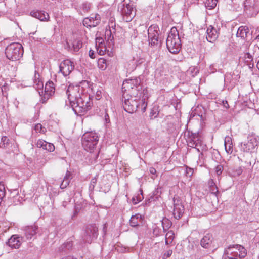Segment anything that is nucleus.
I'll return each instance as SVG.
<instances>
[{"label": "nucleus", "mask_w": 259, "mask_h": 259, "mask_svg": "<svg viewBox=\"0 0 259 259\" xmlns=\"http://www.w3.org/2000/svg\"><path fill=\"white\" fill-rule=\"evenodd\" d=\"M210 191L211 193L214 194L215 196H217V194L218 193V190L217 186H211L210 188Z\"/></svg>", "instance_id": "46"}, {"label": "nucleus", "mask_w": 259, "mask_h": 259, "mask_svg": "<svg viewBox=\"0 0 259 259\" xmlns=\"http://www.w3.org/2000/svg\"><path fill=\"white\" fill-rule=\"evenodd\" d=\"M60 71L64 76L70 74L74 68L73 63L69 60H65L62 61L59 66Z\"/></svg>", "instance_id": "16"}, {"label": "nucleus", "mask_w": 259, "mask_h": 259, "mask_svg": "<svg viewBox=\"0 0 259 259\" xmlns=\"http://www.w3.org/2000/svg\"><path fill=\"white\" fill-rule=\"evenodd\" d=\"M98 228L94 226L90 225L87 227L83 236V240L87 243H91L92 240L97 238Z\"/></svg>", "instance_id": "15"}, {"label": "nucleus", "mask_w": 259, "mask_h": 259, "mask_svg": "<svg viewBox=\"0 0 259 259\" xmlns=\"http://www.w3.org/2000/svg\"><path fill=\"white\" fill-rule=\"evenodd\" d=\"M215 170L217 175L220 176L223 170V166L222 165H218L215 168Z\"/></svg>", "instance_id": "43"}, {"label": "nucleus", "mask_w": 259, "mask_h": 259, "mask_svg": "<svg viewBox=\"0 0 259 259\" xmlns=\"http://www.w3.org/2000/svg\"><path fill=\"white\" fill-rule=\"evenodd\" d=\"M188 145L190 147L195 148L198 152L203 150L206 147V145L203 143L201 137L198 134H193L190 137Z\"/></svg>", "instance_id": "11"}, {"label": "nucleus", "mask_w": 259, "mask_h": 259, "mask_svg": "<svg viewBox=\"0 0 259 259\" xmlns=\"http://www.w3.org/2000/svg\"><path fill=\"white\" fill-rule=\"evenodd\" d=\"M108 33H110V34H111V31H110V30H109V31H106V34H107V35H108Z\"/></svg>", "instance_id": "61"}, {"label": "nucleus", "mask_w": 259, "mask_h": 259, "mask_svg": "<svg viewBox=\"0 0 259 259\" xmlns=\"http://www.w3.org/2000/svg\"><path fill=\"white\" fill-rule=\"evenodd\" d=\"M142 216L140 214H136L132 215L130 219V225L133 227H136L139 225L142 221Z\"/></svg>", "instance_id": "28"}, {"label": "nucleus", "mask_w": 259, "mask_h": 259, "mask_svg": "<svg viewBox=\"0 0 259 259\" xmlns=\"http://www.w3.org/2000/svg\"><path fill=\"white\" fill-rule=\"evenodd\" d=\"M55 149V147L54 145L52 143H48L47 142L46 146L44 150H46L48 151L52 152Z\"/></svg>", "instance_id": "40"}, {"label": "nucleus", "mask_w": 259, "mask_h": 259, "mask_svg": "<svg viewBox=\"0 0 259 259\" xmlns=\"http://www.w3.org/2000/svg\"><path fill=\"white\" fill-rule=\"evenodd\" d=\"M217 2V0H206L205 3V6L207 9L211 10L216 6Z\"/></svg>", "instance_id": "32"}, {"label": "nucleus", "mask_w": 259, "mask_h": 259, "mask_svg": "<svg viewBox=\"0 0 259 259\" xmlns=\"http://www.w3.org/2000/svg\"><path fill=\"white\" fill-rule=\"evenodd\" d=\"M246 255L245 248L241 245L230 246L225 251L224 259H241Z\"/></svg>", "instance_id": "4"}, {"label": "nucleus", "mask_w": 259, "mask_h": 259, "mask_svg": "<svg viewBox=\"0 0 259 259\" xmlns=\"http://www.w3.org/2000/svg\"><path fill=\"white\" fill-rule=\"evenodd\" d=\"M213 238L211 234H207L200 240L201 246L204 248H209L212 242Z\"/></svg>", "instance_id": "25"}, {"label": "nucleus", "mask_w": 259, "mask_h": 259, "mask_svg": "<svg viewBox=\"0 0 259 259\" xmlns=\"http://www.w3.org/2000/svg\"><path fill=\"white\" fill-rule=\"evenodd\" d=\"M166 47L172 54H177L181 48V41L179 32L175 27L171 28L166 39Z\"/></svg>", "instance_id": "1"}, {"label": "nucleus", "mask_w": 259, "mask_h": 259, "mask_svg": "<svg viewBox=\"0 0 259 259\" xmlns=\"http://www.w3.org/2000/svg\"><path fill=\"white\" fill-rule=\"evenodd\" d=\"M23 53L22 46L19 43L11 44L5 50L7 58L12 61L19 60L22 56Z\"/></svg>", "instance_id": "6"}, {"label": "nucleus", "mask_w": 259, "mask_h": 259, "mask_svg": "<svg viewBox=\"0 0 259 259\" xmlns=\"http://www.w3.org/2000/svg\"><path fill=\"white\" fill-rule=\"evenodd\" d=\"M140 84V79L138 77L125 80L122 84V89L123 94L138 95Z\"/></svg>", "instance_id": "7"}, {"label": "nucleus", "mask_w": 259, "mask_h": 259, "mask_svg": "<svg viewBox=\"0 0 259 259\" xmlns=\"http://www.w3.org/2000/svg\"><path fill=\"white\" fill-rule=\"evenodd\" d=\"M206 39L210 42H214L218 37L217 30L211 26H210L207 30Z\"/></svg>", "instance_id": "23"}, {"label": "nucleus", "mask_w": 259, "mask_h": 259, "mask_svg": "<svg viewBox=\"0 0 259 259\" xmlns=\"http://www.w3.org/2000/svg\"><path fill=\"white\" fill-rule=\"evenodd\" d=\"M68 49L73 52H78L82 46V43L80 39H74L72 41L66 42Z\"/></svg>", "instance_id": "21"}, {"label": "nucleus", "mask_w": 259, "mask_h": 259, "mask_svg": "<svg viewBox=\"0 0 259 259\" xmlns=\"http://www.w3.org/2000/svg\"><path fill=\"white\" fill-rule=\"evenodd\" d=\"M30 15L41 21L47 22L49 21L50 16L49 14L44 11L33 10L30 12Z\"/></svg>", "instance_id": "19"}, {"label": "nucleus", "mask_w": 259, "mask_h": 259, "mask_svg": "<svg viewBox=\"0 0 259 259\" xmlns=\"http://www.w3.org/2000/svg\"><path fill=\"white\" fill-rule=\"evenodd\" d=\"M172 253V250H168L166 252H165L163 255V259H166L169 257H170Z\"/></svg>", "instance_id": "45"}, {"label": "nucleus", "mask_w": 259, "mask_h": 259, "mask_svg": "<svg viewBox=\"0 0 259 259\" xmlns=\"http://www.w3.org/2000/svg\"><path fill=\"white\" fill-rule=\"evenodd\" d=\"M256 67H257V69L259 70V61H258L257 63Z\"/></svg>", "instance_id": "60"}, {"label": "nucleus", "mask_w": 259, "mask_h": 259, "mask_svg": "<svg viewBox=\"0 0 259 259\" xmlns=\"http://www.w3.org/2000/svg\"><path fill=\"white\" fill-rule=\"evenodd\" d=\"M64 245L65 246V247L67 248L68 249H69L72 247V243L71 242H68L66 243H65Z\"/></svg>", "instance_id": "53"}, {"label": "nucleus", "mask_w": 259, "mask_h": 259, "mask_svg": "<svg viewBox=\"0 0 259 259\" xmlns=\"http://www.w3.org/2000/svg\"><path fill=\"white\" fill-rule=\"evenodd\" d=\"M148 34L149 45L158 47L160 43L158 27L157 25L150 26L148 29Z\"/></svg>", "instance_id": "9"}, {"label": "nucleus", "mask_w": 259, "mask_h": 259, "mask_svg": "<svg viewBox=\"0 0 259 259\" xmlns=\"http://www.w3.org/2000/svg\"><path fill=\"white\" fill-rule=\"evenodd\" d=\"M38 227L35 225L24 227L25 237L27 239H31L37 232Z\"/></svg>", "instance_id": "20"}, {"label": "nucleus", "mask_w": 259, "mask_h": 259, "mask_svg": "<svg viewBox=\"0 0 259 259\" xmlns=\"http://www.w3.org/2000/svg\"><path fill=\"white\" fill-rule=\"evenodd\" d=\"M92 104L89 97L82 95L81 97L75 102L74 108H72L75 112L83 113L90 109Z\"/></svg>", "instance_id": "8"}, {"label": "nucleus", "mask_w": 259, "mask_h": 259, "mask_svg": "<svg viewBox=\"0 0 259 259\" xmlns=\"http://www.w3.org/2000/svg\"><path fill=\"white\" fill-rule=\"evenodd\" d=\"M34 130L37 133H45L47 131L46 128L42 126L40 123H38L35 125Z\"/></svg>", "instance_id": "35"}, {"label": "nucleus", "mask_w": 259, "mask_h": 259, "mask_svg": "<svg viewBox=\"0 0 259 259\" xmlns=\"http://www.w3.org/2000/svg\"><path fill=\"white\" fill-rule=\"evenodd\" d=\"M46 144L47 142L41 139L38 140L36 143L37 147L38 148H42L43 149H45Z\"/></svg>", "instance_id": "38"}, {"label": "nucleus", "mask_w": 259, "mask_h": 259, "mask_svg": "<svg viewBox=\"0 0 259 259\" xmlns=\"http://www.w3.org/2000/svg\"><path fill=\"white\" fill-rule=\"evenodd\" d=\"M96 48L99 46L104 45V41L102 37H98L96 39Z\"/></svg>", "instance_id": "41"}, {"label": "nucleus", "mask_w": 259, "mask_h": 259, "mask_svg": "<svg viewBox=\"0 0 259 259\" xmlns=\"http://www.w3.org/2000/svg\"><path fill=\"white\" fill-rule=\"evenodd\" d=\"M100 21L101 17L99 14L92 15L83 19V24L87 27H95L100 23Z\"/></svg>", "instance_id": "17"}, {"label": "nucleus", "mask_w": 259, "mask_h": 259, "mask_svg": "<svg viewBox=\"0 0 259 259\" xmlns=\"http://www.w3.org/2000/svg\"><path fill=\"white\" fill-rule=\"evenodd\" d=\"M140 106L138 109L141 108V111L144 112L145 111L147 106V103L145 101V99H142L141 101H139V103H138Z\"/></svg>", "instance_id": "36"}, {"label": "nucleus", "mask_w": 259, "mask_h": 259, "mask_svg": "<svg viewBox=\"0 0 259 259\" xmlns=\"http://www.w3.org/2000/svg\"><path fill=\"white\" fill-rule=\"evenodd\" d=\"M1 141H2V143H1L2 146H3L4 147H5L6 145L8 144V143H9V139L6 136H3L2 137Z\"/></svg>", "instance_id": "44"}, {"label": "nucleus", "mask_w": 259, "mask_h": 259, "mask_svg": "<svg viewBox=\"0 0 259 259\" xmlns=\"http://www.w3.org/2000/svg\"><path fill=\"white\" fill-rule=\"evenodd\" d=\"M138 95H132V94H123L122 97V101L124 99V103L123 107L125 111L127 112L132 113L136 112L138 108L139 104H138Z\"/></svg>", "instance_id": "5"}, {"label": "nucleus", "mask_w": 259, "mask_h": 259, "mask_svg": "<svg viewBox=\"0 0 259 259\" xmlns=\"http://www.w3.org/2000/svg\"><path fill=\"white\" fill-rule=\"evenodd\" d=\"M107 225L106 224H104V227H103V232H104V233H105L106 231V230H107Z\"/></svg>", "instance_id": "59"}, {"label": "nucleus", "mask_w": 259, "mask_h": 259, "mask_svg": "<svg viewBox=\"0 0 259 259\" xmlns=\"http://www.w3.org/2000/svg\"><path fill=\"white\" fill-rule=\"evenodd\" d=\"M186 173L187 176L191 177L193 174V169L191 168L187 167L186 169Z\"/></svg>", "instance_id": "47"}, {"label": "nucleus", "mask_w": 259, "mask_h": 259, "mask_svg": "<svg viewBox=\"0 0 259 259\" xmlns=\"http://www.w3.org/2000/svg\"><path fill=\"white\" fill-rule=\"evenodd\" d=\"M244 11L250 16L256 15L259 12V0H245Z\"/></svg>", "instance_id": "12"}, {"label": "nucleus", "mask_w": 259, "mask_h": 259, "mask_svg": "<svg viewBox=\"0 0 259 259\" xmlns=\"http://www.w3.org/2000/svg\"><path fill=\"white\" fill-rule=\"evenodd\" d=\"M242 172V169L241 167H238L236 171H235V175H236L237 176H239L240 175Z\"/></svg>", "instance_id": "52"}, {"label": "nucleus", "mask_w": 259, "mask_h": 259, "mask_svg": "<svg viewBox=\"0 0 259 259\" xmlns=\"http://www.w3.org/2000/svg\"><path fill=\"white\" fill-rule=\"evenodd\" d=\"M259 141L254 136L249 135L248 137V142L241 144V149L246 152H252L255 147L258 146Z\"/></svg>", "instance_id": "14"}, {"label": "nucleus", "mask_w": 259, "mask_h": 259, "mask_svg": "<svg viewBox=\"0 0 259 259\" xmlns=\"http://www.w3.org/2000/svg\"><path fill=\"white\" fill-rule=\"evenodd\" d=\"M64 179H66L68 180H70L71 179V172L69 171H67L65 176Z\"/></svg>", "instance_id": "50"}, {"label": "nucleus", "mask_w": 259, "mask_h": 259, "mask_svg": "<svg viewBox=\"0 0 259 259\" xmlns=\"http://www.w3.org/2000/svg\"><path fill=\"white\" fill-rule=\"evenodd\" d=\"M99 137L97 133L93 132L85 133L82 137V145L84 149L92 152L98 142Z\"/></svg>", "instance_id": "3"}, {"label": "nucleus", "mask_w": 259, "mask_h": 259, "mask_svg": "<svg viewBox=\"0 0 259 259\" xmlns=\"http://www.w3.org/2000/svg\"><path fill=\"white\" fill-rule=\"evenodd\" d=\"M109 65V61L104 58H100L98 61V67L102 70H105Z\"/></svg>", "instance_id": "29"}, {"label": "nucleus", "mask_w": 259, "mask_h": 259, "mask_svg": "<svg viewBox=\"0 0 259 259\" xmlns=\"http://www.w3.org/2000/svg\"><path fill=\"white\" fill-rule=\"evenodd\" d=\"M223 106H224V107H225L226 108H229V104L227 101H223Z\"/></svg>", "instance_id": "56"}, {"label": "nucleus", "mask_w": 259, "mask_h": 259, "mask_svg": "<svg viewBox=\"0 0 259 259\" xmlns=\"http://www.w3.org/2000/svg\"><path fill=\"white\" fill-rule=\"evenodd\" d=\"M224 145L226 152L228 154H231L233 152V148L231 137L229 136L225 137Z\"/></svg>", "instance_id": "26"}, {"label": "nucleus", "mask_w": 259, "mask_h": 259, "mask_svg": "<svg viewBox=\"0 0 259 259\" xmlns=\"http://www.w3.org/2000/svg\"><path fill=\"white\" fill-rule=\"evenodd\" d=\"M174 232L172 230H170L167 232L165 237V244L168 245L171 244L174 239Z\"/></svg>", "instance_id": "30"}, {"label": "nucleus", "mask_w": 259, "mask_h": 259, "mask_svg": "<svg viewBox=\"0 0 259 259\" xmlns=\"http://www.w3.org/2000/svg\"><path fill=\"white\" fill-rule=\"evenodd\" d=\"M245 58L246 60V61H249V60H252V56L251 55H250V53H247L245 55Z\"/></svg>", "instance_id": "49"}, {"label": "nucleus", "mask_w": 259, "mask_h": 259, "mask_svg": "<svg viewBox=\"0 0 259 259\" xmlns=\"http://www.w3.org/2000/svg\"><path fill=\"white\" fill-rule=\"evenodd\" d=\"M161 232V229L158 227H155L154 229H153V234L156 236H158L159 235V234Z\"/></svg>", "instance_id": "48"}, {"label": "nucleus", "mask_w": 259, "mask_h": 259, "mask_svg": "<svg viewBox=\"0 0 259 259\" xmlns=\"http://www.w3.org/2000/svg\"><path fill=\"white\" fill-rule=\"evenodd\" d=\"M97 178L98 175H97L95 177L92 179L89 187V189L90 191H92L94 190L95 185L97 183Z\"/></svg>", "instance_id": "34"}, {"label": "nucleus", "mask_w": 259, "mask_h": 259, "mask_svg": "<svg viewBox=\"0 0 259 259\" xmlns=\"http://www.w3.org/2000/svg\"><path fill=\"white\" fill-rule=\"evenodd\" d=\"M149 172L152 175H155L156 173V170L153 167H151L149 169Z\"/></svg>", "instance_id": "55"}, {"label": "nucleus", "mask_w": 259, "mask_h": 259, "mask_svg": "<svg viewBox=\"0 0 259 259\" xmlns=\"http://www.w3.org/2000/svg\"><path fill=\"white\" fill-rule=\"evenodd\" d=\"M174 209L173 215L175 219L179 220L183 215L184 212V207L182 204V201L178 196H175L173 198Z\"/></svg>", "instance_id": "13"}, {"label": "nucleus", "mask_w": 259, "mask_h": 259, "mask_svg": "<svg viewBox=\"0 0 259 259\" xmlns=\"http://www.w3.org/2000/svg\"><path fill=\"white\" fill-rule=\"evenodd\" d=\"M199 72V69L197 66H191L187 71L188 74H190L192 77L195 76Z\"/></svg>", "instance_id": "33"}, {"label": "nucleus", "mask_w": 259, "mask_h": 259, "mask_svg": "<svg viewBox=\"0 0 259 259\" xmlns=\"http://www.w3.org/2000/svg\"><path fill=\"white\" fill-rule=\"evenodd\" d=\"M22 238L18 235H13L6 244L12 248L18 249L22 244Z\"/></svg>", "instance_id": "18"}, {"label": "nucleus", "mask_w": 259, "mask_h": 259, "mask_svg": "<svg viewBox=\"0 0 259 259\" xmlns=\"http://www.w3.org/2000/svg\"><path fill=\"white\" fill-rule=\"evenodd\" d=\"M97 51L99 55H103L105 53V52L106 51V48L105 46V45H103L102 46H99L98 48H96Z\"/></svg>", "instance_id": "37"}, {"label": "nucleus", "mask_w": 259, "mask_h": 259, "mask_svg": "<svg viewBox=\"0 0 259 259\" xmlns=\"http://www.w3.org/2000/svg\"><path fill=\"white\" fill-rule=\"evenodd\" d=\"M66 94L70 102V105L74 108V103L81 97L80 87L79 86L69 85L66 91Z\"/></svg>", "instance_id": "10"}, {"label": "nucleus", "mask_w": 259, "mask_h": 259, "mask_svg": "<svg viewBox=\"0 0 259 259\" xmlns=\"http://www.w3.org/2000/svg\"><path fill=\"white\" fill-rule=\"evenodd\" d=\"M105 119L107 123L109 122V117L108 114H106L105 116Z\"/></svg>", "instance_id": "58"}, {"label": "nucleus", "mask_w": 259, "mask_h": 259, "mask_svg": "<svg viewBox=\"0 0 259 259\" xmlns=\"http://www.w3.org/2000/svg\"><path fill=\"white\" fill-rule=\"evenodd\" d=\"M209 185H210V188H211V186H215V184L214 183L212 180H210L209 182Z\"/></svg>", "instance_id": "57"}, {"label": "nucleus", "mask_w": 259, "mask_h": 259, "mask_svg": "<svg viewBox=\"0 0 259 259\" xmlns=\"http://www.w3.org/2000/svg\"><path fill=\"white\" fill-rule=\"evenodd\" d=\"M118 8L120 9L123 19L127 22L131 21L136 15L135 5L131 0H124L119 5Z\"/></svg>", "instance_id": "2"}, {"label": "nucleus", "mask_w": 259, "mask_h": 259, "mask_svg": "<svg viewBox=\"0 0 259 259\" xmlns=\"http://www.w3.org/2000/svg\"><path fill=\"white\" fill-rule=\"evenodd\" d=\"M171 222L170 220L166 218H164L162 220V225L163 231H167L171 226Z\"/></svg>", "instance_id": "31"}, {"label": "nucleus", "mask_w": 259, "mask_h": 259, "mask_svg": "<svg viewBox=\"0 0 259 259\" xmlns=\"http://www.w3.org/2000/svg\"><path fill=\"white\" fill-rule=\"evenodd\" d=\"M232 78V75L231 73H227L225 75L224 81L225 83L227 84L228 83H231V78Z\"/></svg>", "instance_id": "39"}, {"label": "nucleus", "mask_w": 259, "mask_h": 259, "mask_svg": "<svg viewBox=\"0 0 259 259\" xmlns=\"http://www.w3.org/2000/svg\"><path fill=\"white\" fill-rule=\"evenodd\" d=\"M55 90L54 83L52 81H48L45 88L44 99H48L50 96H52L55 93Z\"/></svg>", "instance_id": "22"}, {"label": "nucleus", "mask_w": 259, "mask_h": 259, "mask_svg": "<svg viewBox=\"0 0 259 259\" xmlns=\"http://www.w3.org/2000/svg\"><path fill=\"white\" fill-rule=\"evenodd\" d=\"M39 74L38 73L35 72L34 78H33V86L37 90L39 94L41 95V93H43V87L44 84L39 78Z\"/></svg>", "instance_id": "24"}, {"label": "nucleus", "mask_w": 259, "mask_h": 259, "mask_svg": "<svg viewBox=\"0 0 259 259\" xmlns=\"http://www.w3.org/2000/svg\"><path fill=\"white\" fill-rule=\"evenodd\" d=\"M69 180H68L66 179H64L60 185V188L63 189L66 188L67 186H68V185L69 184Z\"/></svg>", "instance_id": "42"}, {"label": "nucleus", "mask_w": 259, "mask_h": 259, "mask_svg": "<svg viewBox=\"0 0 259 259\" xmlns=\"http://www.w3.org/2000/svg\"><path fill=\"white\" fill-rule=\"evenodd\" d=\"M249 32V30L247 27L241 26L238 29L236 36L237 37H240L243 39H245L247 37V34Z\"/></svg>", "instance_id": "27"}, {"label": "nucleus", "mask_w": 259, "mask_h": 259, "mask_svg": "<svg viewBox=\"0 0 259 259\" xmlns=\"http://www.w3.org/2000/svg\"><path fill=\"white\" fill-rule=\"evenodd\" d=\"M89 55L90 58L92 59H94L95 58V55L94 54V52L92 50H90L89 52Z\"/></svg>", "instance_id": "51"}, {"label": "nucleus", "mask_w": 259, "mask_h": 259, "mask_svg": "<svg viewBox=\"0 0 259 259\" xmlns=\"http://www.w3.org/2000/svg\"><path fill=\"white\" fill-rule=\"evenodd\" d=\"M101 92L100 91H98L96 93V98L97 100L100 99Z\"/></svg>", "instance_id": "54"}]
</instances>
